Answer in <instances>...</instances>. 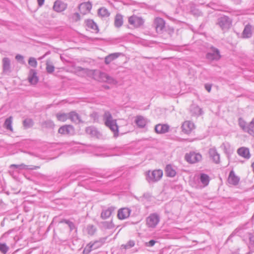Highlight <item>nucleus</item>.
I'll return each mask as SVG.
<instances>
[{
	"mask_svg": "<svg viewBox=\"0 0 254 254\" xmlns=\"http://www.w3.org/2000/svg\"><path fill=\"white\" fill-rule=\"evenodd\" d=\"M105 125L108 127L114 133L115 136H118L119 127L117 124L116 120H114L109 112H106L104 116Z\"/></svg>",
	"mask_w": 254,
	"mask_h": 254,
	"instance_id": "f257e3e1",
	"label": "nucleus"
},
{
	"mask_svg": "<svg viewBox=\"0 0 254 254\" xmlns=\"http://www.w3.org/2000/svg\"><path fill=\"white\" fill-rule=\"evenodd\" d=\"M163 174V171L160 169L148 171L146 173V180L148 182H157L162 178Z\"/></svg>",
	"mask_w": 254,
	"mask_h": 254,
	"instance_id": "f03ea898",
	"label": "nucleus"
},
{
	"mask_svg": "<svg viewBox=\"0 0 254 254\" xmlns=\"http://www.w3.org/2000/svg\"><path fill=\"white\" fill-rule=\"evenodd\" d=\"M128 24L132 28H137L143 25V19L136 15H132L128 18Z\"/></svg>",
	"mask_w": 254,
	"mask_h": 254,
	"instance_id": "7ed1b4c3",
	"label": "nucleus"
},
{
	"mask_svg": "<svg viewBox=\"0 0 254 254\" xmlns=\"http://www.w3.org/2000/svg\"><path fill=\"white\" fill-rule=\"evenodd\" d=\"M202 155L197 152H190L185 155V159L189 163L194 164L200 162L202 160Z\"/></svg>",
	"mask_w": 254,
	"mask_h": 254,
	"instance_id": "20e7f679",
	"label": "nucleus"
},
{
	"mask_svg": "<svg viewBox=\"0 0 254 254\" xmlns=\"http://www.w3.org/2000/svg\"><path fill=\"white\" fill-rule=\"evenodd\" d=\"M160 221V218L158 214H151L146 218V224L148 227L154 228L156 227Z\"/></svg>",
	"mask_w": 254,
	"mask_h": 254,
	"instance_id": "39448f33",
	"label": "nucleus"
},
{
	"mask_svg": "<svg viewBox=\"0 0 254 254\" xmlns=\"http://www.w3.org/2000/svg\"><path fill=\"white\" fill-rule=\"evenodd\" d=\"M165 21L160 17H156L154 20V26L157 33H162L165 28Z\"/></svg>",
	"mask_w": 254,
	"mask_h": 254,
	"instance_id": "423d86ee",
	"label": "nucleus"
},
{
	"mask_svg": "<svg viewBox=\"0 0 254 254\" xmlns=\"http://www.w3.org/2000/svg\"><path fill=\"white\" fill-rule=\"evenodd\" d=\"M195 126L193 123L189 121H185L182 126V131L186 134H190L194 129Z\"/></svg>",
	"mask_w": 254,
	"mask_h": 254,
	"instance_id": "0eeeda50",
	"label": "nucleus"
},
{
	"mask_svg": "<svg viewBox=\"0 0 254 254\" xmlns=\"http://www.w3.org/2000/svg\"><path fill=\"white\" fill-rule=\"evenodd\" d=\"M78 8L80 14L85 15L90 12L92 8V4L89 2H83L79 5Z\"/></svg>",
	"mask_w": 254,
	"mask_h": 254,
	"instance_id": "6e6552de",
	"label": "nucleus"
},
{
	"mask_svg": "<svg viewBox=\"0 0 254 254\" xmlns=\"http://www.w3.org/2000/svg\"><path fill=\"white\" fill-rule=\"evenodd\" d=\"M131 210L126 207L120 209L118 212V218L120 220H124L128 218L130 214Z\"/></svg>",
	"mask_w": 254,
	"mask_h": 254,
	"instance_id": "1a4fd4ad",
	"label": "nucleus"
},
{
	"mask_svg": "<svg viewBox=\"0 0 254 254\" xmlns=\"http://www.w3.org/2000/svg\"><path fill=\"white\" fill-rule=\"evenodd\" d=\"M211 51L206 55L207 58L209 60H218L221 56L219 51L213 47L211 48Z\"/></svg>",
	"mask_w": 254,
	"mask_h": 254,
	"instance_id": "9d476101",
	"label": "nucleus"
},
{
	"mask_svg": "<svg viewBox=\"0 0 254 254\" xmlns=\"http://www.w3.org/2000/svg\"><path fill=\"white\" fill-rule=\"evenodd\" d=\"M74 131L73 127L71 125H64L61 127L58 130L59 133L63 135L69 134Z\"/></svg>",
	"mask_w": 254,
	"mask_h": 254,
	"instance_id": "9b49d317",
	"label": "nucleus"
},
{
	"mask_svg": "<svg viewBox=\"0 0 254 254\" xmlns=\"http://www.w3.org/2000/svg\"><path fill=\"white\" fill-rule=\"evenodd\" d=\"M240 181V178L237 176L233 171H231L228 178V182L229 184L236 186L237 185Z\"/></svg>",
	"mask_w": 254,
	"mask_h": 254,
	"instance_id": "f8f14e48",
	"label": "nucleus"
},
{
	"mask_svg": "<svg viewBox=\"0 0 254 254\" xmlns=\"http://www.w3.org/2000/svg\"><path fill=\"white\" fill-rule=\"evenodd\" d=\"M237 152L238 154L244 158L249 159L251 157L250 150L246 147H241L238 149Z\"/></svg>",
	"mask_w": 254,
	"mask_h": 254,
	"instance_id": "ddd939ff",
	"label": "nucleus"
},
{
	"mask_svg": "<svg viewBox=\"0 0 254 254\" xmlns=\"http://www.w3.org/2000/svg\"><path fill=\"white\" fill-rule=\"evenodd\" d=\"M169 126L166 124H159L156 125L155 131L157 133L164 134L169 131Z\"/></svg>",
	"mask_w": 254,
	"mask_h": 254,
	"instance_id": "4468645a",
	"label": "nucleus"
},
{
	"mask_svg": "<svg viewBox=\"0 0 254 254\" xmlns=\"http://www.w3.org/2000/svg\"><path fill=\"white\" fill-rule=\"evenodd\" d=\"M96 74L99 75V77H94V78L98 80L109 83L114 82V80L106 73L96 72Z\"/></svg>",
	"mask_w": 254,
	"mask_h": 254,
	"instance_id": "2eb2a0df",
	"label": "nucleus"
},
{
	"mask_svg": "<svg viewBox=\"0 0 254 254\" xmlns=\"http://www.w3.org/2000/svg\"><path fill=\"white\" fill-rule=\"evenodd\" d=\"M134 122L138 127L143 128L147 124L146 120L141 116H137L135 117Z\"/></svg>",
	"mask_w": 254,
	"mask_h": 254,
	"instance_id": "dca6fc26",
	"label": "nucleus"
},
{
	"mask_svg": "<svg viewBox=\"0 0 254 254\" xmlns=\"http://www.w3.org/2000/svg\"><path fill=\"white\" fill-rule=\"evenodd\" d=\"M66 4L61 1H56L54 5V9L57 12H62L65 9Z\"/></svg>",
	"mask_w": 254,
	"mask_h": 254,
	"instance_id": "f3484780",
	"label": "nucleus"
},
{
	"mask_svg": "<svg viewBox=\"0 0 254 254\" xmlns=\"http://www.w3.org/2000/svg\"><path fill=\"white\" fill-rule=\"evenodd\" d=\"M2 68L4 73H7L10 71V61L7 58H4L2 59Z\"/></svg>",
	"mask_w": 254,
	"mask_h": 254,
	"instance_id": "a211bd4d",
	"label": "nucleus"
},
{
	"mask_svg": "<svg viewBox=\"0 0 254 254\" xmlns=\"http://www.w3.org/2000/svg\"><path fill=\"white\" fill-rule=\"evenodd\" d=\"M209 154L211 158L215 163H219L220 162V156L217 153L216 150L211 149L209 150Z\"/></svg>",
	"mask_w": 254,
	"mask_h": 254,
	"instance_id": "6ab92c4d",
	"label": "nucleus"
},
{
	"mask_svg": "<svg viewBox=\"0 0 254 254\" xmlns=\"http://www.w3.org/2000/svg\"><path fill=\"white\" fill-rule=\"evenodd\" d=\"M28 80L32 84H35L38 82V78L37 73L34 70H31L28 77Z\"/></svg>",
	"mask_w": 254,
	"mask_h": 254,
	"instance_id": "aec40b11",
	"label": "nucleus"
},
{
	"mask_svg": "<svg viewBox=\"0 0 254 254\" xmlns=\"http://www.w3.org/2000/svg\"><path fill=\"white\" fill-rule=\"evenodd\" d=\"M86 26L89 30L92 32L97 33L98 32V27L92 20H87L86 21Z\"/></svg>",
	"mask_w": 254,
	"mask_h": 254,
	"instance_id": "412c9836",
	"label": "nucleus"
},
{
	"mask_svg": "<svg viewBox=\"0 0 254 254\" xmlns=\"http://www.w3.org/2000/svg\"><path fill=\"white\" fill-rule=\"evenodd\" d=\"M68 118L74 123L82 122L80 117L75 112H71L68 114Z\"/></svg>",
	"mask_w": 254,
	"mask_h": 254,
	"instance_id": "4be33fe9",
	"label": "nucleus"
},
{
	"mask_svg": "<svg viewBox=\"0 0 254 254\" xmlns=\"http://www.w3.org/2000/svg\"><path fill=\"white\" fill-rule=\"evenodd\" d=\"M165 171V173L168 177H174L176 175V170L170 165L166 166Z\"/></svg>",
	"mask_w": 254,
	"mask_h": 254,
	"instance_id": "5701e85b",
	"label": "nucleus"
},
{
	"mask_svg": "<svg viewBox=\"0 0 254 254\" xmlns=\"http://www.w3.org/2000/svg\"><path fill=\"white\" fill-rule=\"evenodd\" d=\"M124 23L123 16L120 14H117L115 17L114 24L116 27H120Z\"/></svg>",
	"mask_w": 254,
	"mask_h": 254,
	"instance_id": "b1692460",
	"label": "nucleus"
},
{
	"mask_svg": "<svg viewBox=\"0 0 254 254\" xmlns=\"http://www.w3.org/2000/svg\"><path fill=\"white\" fill-rule=\"evenodd\" d=\"M55 66L54 63L50 60H48L46 63V69L48 73H52L55 70Z\"/></svg>",
	"mask_w": 254,
	"mask_h": 254,
	"instance_id": "393cba45",
	"label": "nucleus"
},
{
	"mask_svg": "<svg viewBox=\"0 0 254 254\" xmlns=\"http://www.w3.org/2000/svg\"><path fill=\"white\" fill-rule=\"evenodd\" d=\"M119 56V54L114 53L109 55L105 58V62L106 64H109L117 59Z\"/></svg>",
	"mask_w": 254,
	"mask_h": 254,
	"instance_id": "a878e982",
	"label": "nucleus"
},
{
	"mask_svg": "<svg viewBox=\"0 0 254 254\" xmlns=\"http://www.w3.org/2000/svg\"><path fill=\"white\" fill-rule=\"evenodd\" d=\"M113 211V209L112 207L104 209L101 213V217L104 219L109 218L112 215Z\"/></svg>",
	"mask_w": 254,
	"mask_h": 254,
	"instance_id": "bb28decb",
	"label": "nucleus"
},
{
	"mask_svg": "<svg viewBox=\"0 0 254 254\" xmlns=\"http://www.w3.org/2000/svg\"><path fill=\"white\" fill-rule=\"evenodd\" d=\"M56 117L58 121L64 122L68 119V114L65 113H59L56 115Z\"/></svg>",
	"mask_w": 254,
	"mask_h": 254,
	"instance_id": "cd10ccee",
	"label": "nucleus"
},
{
	"mask_svg": "<svg viewBox=\"0 0 254 254\" xmlns=\"http://www.w3.org/2000/svg\"><path fill=\"white\" fill-rule=\"evenodd\" d=\"M109 12L108 10L104 7H102L98 10V15L101 17H106L109 16Z\"/></svg>",
	"mask_w": 254,
	"mask_h": 254,
	"instance_id": "c85d7f7f",
	"label": "nucleus"
},
{
	"mask_svg": "<svg viewBox=\"0 0 254 254\" xmlns=\"http://www.w3.org/2000/svg\"><path fill=\"white\" fill-rule=\"evenodd\" d=\"M200 181L204 186L208 185L209 182V178L208 175L202 174L200 175Z\"/></svg>",
	"mask_w": 254,
	"mask_h": 254,
	"instance_id": "c756f323",
	"label": "nucleus"
},
{
	"mask_svg": "<svg viewBox=\"0 0 254 254\" xmlns=\"http://www.w3.org/2000/svg\"><path fill=\"white\" fill-rule=\"evenodd\" d=\"M251 35V26L247 25L243 31V36L244 37H249Z\"/></svg>",
	"mask_w": 254,
	"mask_h": 254,
	"instance_id": "7c9ffc66",
	"label": "nucleus"
},
{
	"mask_svg": "<svg viewBox=\"0 0 254 254\" xmlns=\"http://www.w3.org/2000/svg\"><path fill=\"white\" fill-rule=\"evenodd\" d=\"M12 124V117H9V118L7 119L4 123V125L5 126L7 129L12 131L13 129L11 126Z\"/></svg>",
	"mask_w": 254,
	"mask_h": 254,
	"instance_id": "2f4dec72",
	"label": "nucleus"
},
{
	"mask_svg": "<svg viewBox=\"0 0 254 254\" xmlns=\"http://www.w3.org/2000/svg\"><path fill=\"white\" fill-rule=\"evenodd\" d=\"M28 64L33 67H36L37 66V62L34 58H30L28 60Z\"/></svg>",
	"mask_w": 254,
	"mask_h": 254,
	"instance_id": "473e14b6",
	"label": "nucleus"
},
{
	"mask_svg": "<svg viewBox=\"0 0 254 254\" xmlns=\"http://www.w3.org/2000/svg\"><path fill=\"white\" fill-rule=\"evenodd\" d=\"M8 247L5 244L0 243V251L5 254L7 253Z\"/></svg>",
	"mask_w": 254,
	"mask_h": 254,
	"instance_id": "72a5a7b5",
	"label": "nucleus"
},
{
	"mask_svg": "<svg viewBox=\"0 0 254 254\" xmlns=\"http://www.w3.org/2000/svg\"><path fill=\"white\" fill-rule=\"evenodd\" d=\"M23 125L26 127H29L33 125V121L31 119H26L23 121Z\"/></svg>",
	"mask_w": 254,
	"mask_h": 254,
	"instance_id": "f704fd0d",
	"label": "nucleus"
},
{
	"mask_svg": "<svg viewBox=\"0 0 254 254\" xmlns=\"http://www.w3.org/2000/svg\"><path fill=\"white\" fill-rule=\"evenodd\" d=\"M134 242L133 241H129L126 245H122V247L125 249H129L134 246Z\"/></svg>",
	"mask_w": 254,
	"mask_h": 254,
	"instance_id": "c9c22d12",
	"label": "nucleus"
},
{
	"mask_svg": "<svg viewBox=\"0 0 254 254\" xmlns=\"http://www.w3.org/2000/svg\"><path fill=\"white\" fill-rule=\"evenodd\" d=\"M205 88L208 92H210L211 89V85L210 84H205Z\"/></svg>",
	"mask_w": 254,
	"mask_h": 254,
	"instance_id": "e433bc0d",
	"label": "nucleus"
},
{
	"mask_svg": "<svg viewBox=\"0 0 254 254\" xmlns=\"http://www.w3.org/2000/svg\"><path fill=\"white\" fill-rule=\"evenodd\" d=\"M73 18L75 20H77L80 19L79 14L78 13H74L73 15Z\"/></svg>",
	"mask_w": 254,
	"mask_h": 254,
	"instance_id": "4c0bfd02",
	"label": "nucleus"
},
{
	"mask_svg": "<svg viewBox=\"0 0 254 254\" xmlns=\"http://www.w3.org/2000/svg\"><path fill=\"white\" fill-rule=\"evenodd\" d=\"M25 167V165L23 164L21 165H15V164H12L10 165V167H14V168H20V167Z\"/></svg>",
	"mask_w": 254,
	"mask_h": 254,
	"instance_id": "58836bf2",
	"label": "nucleus"
},
{
	"mask_svg": "<svg viewBox=\"0 0 254 254\" xmlns=\"http://www.w3.org/2000/svg\"><path fill=\"white\" fill-rule=\"evenodd\" d=\"M148 244H149V246H153L154 245V244H155V241H154V240H150L149 242H148Z\"/></svg>",
	"mask_w": 254,
	"mask_h": 254,
	"instance_id": "ea45409f",
	"label": "nucleus"
},
{
	"mask_svg": "<svg viewBox=\"0 0 254 254\" xmlns=\"http://www.w3.org/2000/svg\"><path fill=\"white\" fill-rule=\"evenodd\" d=\"M38 4L39 6H41L43 4L45 0H37Z\"/></svg>",
	"mask_w": 254,
	"mask_h": 254,
	"instance_id": "a19ab883",
	"label": "nucleus"
},
{
	"mask_svg": "<svg viewBox=\"0 0 254 254\" xmlns=\"http://www.w3.org/2000/svg\"><path fill=\"white\" fill-rule=\"evenodd\" d=\"M15 58L17 60H20L23 59V57L20 55H18L16 56Z\"/></svg>",
	"mask_w": 254,
	"mask_h": 254,
	"instance_id": "79ce46f5",
	"label": "nucleus"
},
{
	"mask_svg": "<svg viewBox=\"0 0 254 254\" xmlns=\"http://www.w3.org/2000/svg\"><path fill=\"white\" fill-rule=\"evenodd\" d=\"M239 124H240V125L243 127L244 128V123L243 122V121H241V120H240L239 121Z\"/></svg>",
	"mask_w": 254,
	"mask_h": 254,
	"instance_id": "37998d69",
	"label": "nucleus"
}]
</instances>
